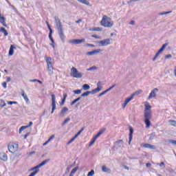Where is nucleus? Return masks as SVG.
<instances>
[{
	"instance_id": "nucleus-1",
	"label": "nucleus",
	"mask_w": 176,
	"mask_h": 176,
	"mask_svg": "<svg viewBox=\"0 0 176 176\" xmlns=\"http://www.w3.org/2000/svg\"><path fill=\"white\" fill-rule=\"evenodd\" d=\"M144 107V124H146V129H149L152 126L151 122V119H152V106H151L149 102H146Z\"/></svg>"
},
{
	"instance_id": "nucleus-2",
	"label": "nucleus",
	"mask_w": 176,
	"mask_h": 176,
	"mask_svg": "<svg viewBox=\"0 0 176 176\" xmlns=\"http://www.w3.org/2000/svg\"><path fill=\"white\" fill-rule=\"evenodd\" d=\"M100 25L105 28H111L113 26V21L109 16L104 15L100 21Z\"/></svg>"
},
{
	"instance_id": "nucleus-3",
	"label": "nucleus",
	"mask_w": 176,
	"mask_h": 176,
	"mask_svg": "<svg viewBox=\"0 0 176 176\" xmlns=\"http://www.w3.org/2000/svg\"><path fill=\"white\" fill-rule=\"evenodd\" d=\"M55 21L56 23L59 36L61 41L64 42V41H65V35H64V31L63 30V25L61 24V21L60 20V19H58V17L56 16L55 17Z\"/></svg>"
},
{
	"instance_id": "nucleus-4",
	"label": "nucleus",
	"mask_w": 176,
	"mask_h": 176,
	"mask_svg": "<svg viewBox=\"0 0 176 176\" xmlns=\"http://www.w3.org/2000/svg\"><path fill=\"white\" fill-rule=\"evenodd\" d=\"M98 87L93 89L91 91H86L82 94V97H87L89 94H96V93H98L99 91H101L102 87L101 86V81H99L97 84Z\"/></svg>"
},
{
	"instance_id": "nucleus-5",
	"label": "nucleus",
	"mask_w": 176,
	"mask_h": 176,
	"mask_svg": "<svg viewBox=\"0 0 176 176\" xmlns=\"http://www.w3.org/2000/svg\"><path fill=\"white\" fill-rule=\"evenodd\" d=\"M48 162H49V160H44L40 164L37 165L35 167L32 168L30 170H31V171H34V172L30 173V175L29 176L36 175V174H38L39 173V168H41V167H42V166H45V164H46V163H47Z\"/></svg>"
},
{
	"instance_id": "nucleus-6",
	"label": "nucleus",
	"mask_w": 176,
	"mask_h": 176,
	"mask_svg": "<svg viewBox=\"0 0 176 176\" xmlns=\"http://www.w3.org/2000/svg\"><path fill=\"white\" fill-rule=\"evenodd\" d=\"M8 149L10 153H16L19 151V144L14 142H10L8 144Z\"/></svg>"
},
{
	"instance_id": "nucleus-7",
	"label": "nucleus",
	"mask_w": 176,
	"mask_h": 176,
	"mask_svg": "<svg viewBox=\"0 0 176 176\" xmlns=\"http://www.w3.org/2000/svg\"><path fill=\"white\" fill-rule=\"evenodd\" d=\"M141 93H142V90L139 89L136 91L135 93L132 94L130 98H126L124 104H122L123 109H124L126 107H127V104H129V102L131 101V100L134 99V96H138V94H141Z\"/></svg>"
},
{
	"instance_id": "nucleus-8",
	"label": "nucleus",
	"mask_w": 176,
	"mask_h": 176,
	"mask_svg": "<svg viewBox=\"0 0 176 176\" xmlns=\"http://www.w3.org/2000/svg\"><path fill=\"white\" fill-rule=\"evenodd\" d=\"M70 75L72 76V78H76L77 79H79L83 76V74L81 72H79L78 69L75 67L71 68Z\"/></svg>"
},
{
	"instance_id": "nucleus-9",
	"label": "nucleus",
	"mask_w": 176,
	"mask_h": 176,
	"mask_svg": "<svg viewBox=\"0 0 176 176\" xmlns=\"http://www.w3.org/2000/svg\"><path fill=\"white\" fill-rule=\"evenodd\" d=\"M45 61L47 63L49 75H53L54 74L53 71L54 69L53 68V63L52 62V58L50 57L46 58Z\"/></svg>"
},
{
	"instance_id": "nucleus-10",
	"label": "nucleus",
	"mask_w": 176,
	"mask_h": 176,
	"mask_svg": "<svg viewBox=\"0 0 176 176\" xmlns=\"http://www.w3.org/2000/svg\"><path fill=\"white\" fill-rule=\"evenodd\" d=\"M105 130H107V129L103 128L92 139V140L91 141V142L89 144V146H92V145L94 144V142H96V141H97V138H98V137H100V135L104 134V133H105Z\"/></svg>"
},
{
	"instance_id": "nucleus-11",
	"label": "nucleus",
	"mask_w": 176,
	"mask_h": 176,
	"mask_svg": "<svg viewBox=\"0 0 176 176\" xmlns=\"http://www.w3.org/2000/svg\"><path fill=\"white\" fill-rule=\"evenodd\" d=\"M86 41V39L82 38V39H72L69 41V43H71L72 45H80V43H84V42Z\"/></svg>"
},
{
	"instance_id": "nucleus-12",
	"label": "nucleus",
	"mask_w": 176,
	"mask_h": 176,
	"mask_svg": "<svg viewBox=\"0 0 176 176\" xmlns=\"http://www.w3.org/2000/svg\"><path fill=\"white\" fill-rule=\"evenodd\" d=\"M168 45V43H165L162 45L160 50L156 53L155 57L153 58V61H156V58H157V57H159V56L160 55V53H162L163 50H164V49L167 47Z\"/></svg>"
},
{
	"instance_id": "nucleus-13",
	"label": "nucleus",
	"mask_w": 176,
	"mask_h": 176,
	"mask_svg": "<svg viewBox=\"0 0 176 176\" xmlns=\"http://www.w3.org/2000/svg\"><path fill=\"white\" fill-rule=\"evenodd\" d=\"M83 130H85V128H82L78 133L77 134H76L74 135V137L73 138H72L67 143V145H69L70 144H72V142H74V141H75V140H76V138H78V137H79V135H80V133H82Z\"/></svg>"
},
{
	"instance_id": "nucleus-14",
	"label": "nucleus",
	"mask_w": 176,
	"mask_h": 176,
	"mask_svg": "<svg viewBox=\"0 0 176 176\" xmlns=\"http://www.w3.org/2000/svg\"><path fill=\"white\" fill-rule=\"evenodd\" d=\"M98 43L99 45H100V46H108V45L111 44V39L106 38L104 40L99 41Z\"/></svg>"
},
{
	"instance_id": "nucleus-15",
	"label": "nucleus",
	"mask_w": 176,
	"mask_h": 176,
	"mask_svg": "<svg viewBox=\"0 0 176 176\" xmlns=\"http://www.w3.org/2000/svg\"><path fill=\"white\" fill-rule=\"evenodd\" d=\"M159 89L157 88L153 89L148 96V100H152V98H155V97H156V93H157Z\"/></svg>"
},
{
	"instance_id": "nucleus-16",
	"label": "nucleus",
	"mask_w": 176,
	"mask_h": 176,
	"mask_svg": "<svg viewBox=\"0 0 176 176\" xmlns=\"http://www.w3.org/2000/svg\"><path fill=\"white\" fill-rule=\"evenodd\" d=\"M52 97V113L56 111V96L54 94L51 95Z\"/></svg>"
},
{
	"instance_id": "nucleus-17",
	"label": "nucleus",
	"mask_w": 176,
	"mask_h": 176,
	"mask_svg": "<svg viewBox=\"0 0 176 176\" xmlns=\"http://www.w3.org/2000/svg\"><path fill=\"white\" fill-rule=\"evenodd\" d=\"M47 25L50 30L49 38H50L52 43H54V40L53 39V37L52 36V34H53V30H52V28H50V25L49 24V22H47Z\"/></svg>"
},
{
	"instance_id": "nucleus-18",
	"label": "nucleus",
	"mask_w": 176,
	"mask_h": 176,
	"mask_svg": "<svg viewBox=\"0 0 176 176\" xmlns=\"http://www.w3.org/2000/svg\"><path fill=\"white\" fill-rule=\"evenodd\" d=\"M101 52H102V50H101V49L95 50L94 51L87 52V56H93L94 54H97L98 53H101Z\"/></svg>"
},
{
	"instance_id": "nucleus-19",
	"label": "nucleus",
	"mask_w": 176,
	"mask_h": 176,
	"mask_svg": "<svg viewBox=\"0 0 176 176\" xmlns=\"http://www.w3.org/2000/svg\"><path fill=\"white\" fill-rule=\"evenodd\" d=\"M133 133H134V129L133 127L130 126L129 127V145L131 144V141H133Z\"/></svg>"
},
{
	"instance_id": "nucleus-20",
	"label": "nucleus",
	"mask_w": 176,
	"mask_h": 176,
	"mask_svg": "<svg viewBox=\"0 0 176 176\" xmlns=\"http://www.w3.org/2000/svg\"><path fill=\"white\" fill-rule=\"evenodd\" d=\"M32 124H34V123H32V122H30L29 125L21 126L19 129V133H21V131H23V130H25V129H28V127H31V126H32Z\"/></svg>"
},
{
	"instance_id": "nucleus-21",
	"label": "nucleus",
	"mask_w": 176,
	"mask_h": 176,
	"mask_svg": "<svg viewBox=\"0 0 176 176\" xmlns=\"http://www.w3.org/2000/svg\"><path fill=\"white\" fill-rule=\"evenodd\" d=\"M89 31L101 32V31H102V28H100V27L92 28L89 29Z\"/></svg>"
},
{
	"instance_id": "nucleus-22",
	"label": "nucleus",
	"mask_w": 176,
	"mask_h": 176,
	"mask_svg": "<svg viewBox=\"0 0 176 176\" xmlns=\"http://www.w3.org/2000/svg\"><path fill=\"white\" fill-rule=\"evenodd\" d=\"M142 146L143 148H148V149H156V147H155V146L149 144H142Z\"/></svg>"
},
{
	"instance_id": "nucleus-23",
	"label": "nucleus",
	"mask_w": 176,
	"mask_h": 176,
	"mask_svg": "<svg viewBox=\"0 0 176 176\" xmlns=\"http://www.w3.org/2000/svg\"><path fill=\"white\" fill-rule=\"evenodd\" d=\"M0 160H3V162H6V160H8V155L6 153H0Z\"/></svg>"
},
{
	"instance_id": "nucleus-24",
	"label": "nucleus",
	"mask_w": 176,
	"mask_h": 176,
	"mask_svg": "<svg viewBox=\"0 0 176 176\" xmlns=\"http://www.w3.org/2000/svg\"><path fill=\"white\" fill-rule=\"evenodd\" d=\"M0 23L3 25V27H8V25H6V22L5 21V17L1 16L0 14Z\"/></svg>"
},
{
	"instance_id": "nucleus-25",
	"label": "nucleus",
	"mask_w": 176,
	"mask_h": 176,
	"mask_svg": "<svg viewBox=\"0 0 176 176\" xmlns=\"http://www.w3.org/2000/svg\"><path fill=\"white\" fill-rule=\"evenodd\" d=\"M14 49H16V47L14 45H10V50H9V56H12L14 53Z\"/></svg>"
},
{
	"instance_id": "nucleus-26",
	"label": "nucleus",
	"mask_w": 176,
	"mask_h": 176,
	"mask_svg": "<svg viewBox=\"0 0 176 176\" xmlns=\"http://www.w3.org/2000/svg\"><path fill=\"white\" fill-rule=\"evenodd\" d=\"M21 96L22 97H23L26 102H30V99H28V96H27V94H25V92H24V91H22Z\"/></svg>"
},
{
	"instance_id": "nucleus-27",
	"label": "nucleus",
	"mask_w": 176,
	"mask_h": 176,
	"mask_svg": "<svg viewBox=\"0 0 176 176\" xmlns=\"http://www.w3.org/2000/svg\"><path fill=\"white\" fill-rule=\"evenodd\" d=\"M0 32L4 34V36H8V35H9V33H8V31L6 30V29H5V28H1Z\"/></svg>"
},
{
	"instance_id": "nucleus-28",
	"label": "nucleus",
	"mask_w": 176,
	"mask_h": 176,
	"mask_svg": "<svg viewBox=\"0 0 176 176\" xmlns=\"http://www.w3.org/2000/svg\"><path fill=\"white\" fill-rule=\"evenodd\" d=\"M68 95L67 94H63V98L60 102V105L63 106L64 104H65V100H67V97Z\"/></svg>"
},
{
	"instance_id": "nucleus-29",
	"label": "nucleus",
	"mask_w": 176,
	"mask_h": 176,
	"mask_svg": "<svg viewBox=\"0 0 176 176\" xmlns=\"http://www.w3.org/2000/svg\"><path fill=\"white\" fill-rule=\"evenodd\" d=\"M102 170L103 171V173H111V169L107 168L106 166H102Z\"/></svg>"
},
{
	"instance_id": "nucleus-30",
	"label": "nucleus",
	"mask_w": 176,
	"mask_h": 176,
	"mask_svg": "<svg viewBox=\"0 0 176 176\" xmlns=\"http://www.w3.org/2000/svg\"><path fill=\"white\" fill-rule=\"evenodd\" d=\"M54 135H52L48 139V140H47V142H45V143H43V146L47 145V144H49V142H50L51 140H54Z\"/></svg>"
},
{
	"instance_id": "nucleus-31",
	"label": "nucleus",
	"mask_w": 176,
	"mask_h": 176,
	"mask_svg": "<svg viewBox=\"0 0 176 176\" xmlns=\"http://www.w3.org/2000/svg\"><path fill=\"white\" fill-rule=\"evenodd\" d=\"M115 86H116V84H114L113 86L110 87L109 89H107L105 91H102V94H103V95H104V94L108 93V91H110V90H112V89H113V87H115Z\"/></svg>"
},
{
	"instance_id": "nucleus-32",
	"label": "nucleus",
	"mask_w": 176,
	"mask_h": 176,
	"mask_svg": "<svg viewBox=\"0 0 176 176\" xmlns=\"http://www.w3.org/2000/svg\"><path fill=\"white\" fill-rule=\"evenodd\" d=\"M68 112V108L67 107H64L61 111H60V115L61 116H64L65 115V113Z\"/></svg>"
},
{
	"instance_id": "nucleus-33",
	"label": "nucleus",
	"mask_w": 176,
	"mask_h": 176,
	"mask_svg": "<svg viewBox=\"0 0 176 176\" xmlns=\"http://www.w3.org/2000/svg\"><path fill=\"white\" fill-rule=\"evenodd\" d=\"M78 2H80V3H83L84 5H90V3L87 1V0H77Z\"/></svg>"
},
{
	"instance_id": "nucleus-34",
	"label": "nucleus",
	"mask_w": 176,
	"mask_h": 176,
	"mask_svg": "<svg viewBox=\"0 0 176 176\" xmlns=\"http://www.w3.org/2000/svg\"><path fill=\"white\" fill-rule=\"evenodd\" d=\"M0 107L1 108H3V107H6V103L5 102V100L2 99L0 100Z\"/></svg>"
},
{
	"instance_id": "nucleus-35",
	"label": "nucleus",
	"mask_w": 176,
	"mask_h": 176,
	"mask_svg": "<svg viewBox=\"0 0 176 176\" xmlns=\"http://www.w3.org/2000/svg\"><path fill=\"white\" fill-rule=\"evenodd\" d=\"M168 122L171 124V126H173L174 127L176 126V121L174 120H169Z\"/></svg>"
},
{
	"instance_id": "nucleus-36",
	"label": "nucleus",
	"mask_w": 176,
	"mask_h": 176,
	"mask_svg": "<svg viewBox=\"0 0 176 176\" xmlns=\"http://www.w3.org/2000/svg\"><path fill=\"white\" fill-rule=\"evenodd\" d=\"M82 89H83V90H89V89H90V85H87V84H85L82 86Z\"/></svg>"
},
{
	"instance_id": "nucleus-37",
	"label": "nucleus",
	"mask_w": 176,
	"mask_h": 176,
	"mask_svg": "<svg viewBox=\"0 0 176 176\" xmlns=\"http://www.w3.org/2000/svg\"><path fill=\"white\" fill-rule=\"evenodd\" d=\"M80 100V97L77 98L76 99H75L72 102L71 105H75L76 102H78V101H79Z\"/></svg>"
},
{
	"instance_id": "nucleus-38",
	"label": "nucleus",
	"mask_w": 176,
	"mask_h": 176,
	"mask_svg": "<svg viewBox=\"0 0 176 176\" xmlns=\"http://www.w3.org/2000/svg\"><path fill=\"white\" fill-rule=\"evenodd\" d=\"M76 171H78V167H75L74 168H73L71 171V173L75 174L76 173Z\"/></svg>"
},
{
	"instance_id": "nucleus-39",
	"label": "nucleus",
	"mask_w": 176,
	"mask_h": 176,
	"mask_svg": "<svg viewBox=\"0 0 176 176\" xmlns=\"http://www.w3.org/2000/svg\"><path fill=\"white\" fill-rule=\"evenodd\" d=\"M74 94H80L82 93V89L75 90L74 91Z\"/></svg>"
},
{
	"instance_id": "nucleus-40",
	"label": "nucleus",
	"mask_w": 176,
	"mask_h": 176,
	"mask_svg": "<svg viewBox=\"0 0 176 176\" xmlns=\"http://www.w3.org/2000/svg\"><path fill=\"white\" fill-rule=\"evenodd\" d=\"M94 175V170H91L90 172L88 173L87 176H93Z\"/></svg>"
},
{
	"instance_id": "nucleus-41",
	"label": "nucleus",
	"mask_w": 176,
	"mask_h": 176,
	"mask_svg": "<svg viewBox=\"0 0 176 176\" xmlns=\"http://www.w3.org/2000/svg\"><path fill=\"white\" fill-rule=\"evenodd\" d=\"M92 38H95V39H101V37L100 36H98L96 34H94L91 36Z\"/></svg>"
},
{
	"instance_id": "nucleus-42",
	"label": "nucleus",
	"mask_w": 176,
	"mask_h": 176,
	"mask_svg": "<svg viewBox=\"0 0 176 176\" xmlns=\"http://www.w3.org/2000/svg\"><path fill=\"white\" fill-rule=\"evenodd\" d=\"M69 120H71V118H66L64 122H63V125L66 124V123H68V122H69Z\"/></svg>"
},
{
	"instance_id": "nucleus-43",
	"label": "nucleus",
	"mask_w": 176,
	"mask_h": 176,
	"mask_svg": "<svg viewBox=\"0 0 176 176\" xmlns=\"http://www.w3.org/2000/svg\"><path fill=\"white\" fill-rule=\"evenodd\" d=\"M2 86H3V87H4V89H6V87L8 86V83H6V82H2Z\"/></svg>"
},
{
	"instance_id": "nucleus-44",
	"label": "nucleus",
	"mask_w": 176,
	"mask_h": 176,
	"mask_svg": "<svg viewBox=\"0 0 176 176\" xmlns=\"http://www.w3.org/2000/svg\"><path fill=\"white\" fill-rule=\"evenodd\" d=\"M8 105H13V104H17V102H12L9 101L8 102Z\"/></svg>"
},
{
	"instance_id": "nucleus-45",
	"label": "nucleus",
	"mask_w": 176,
	"mask_h": 176,
	"mask_svg": "<svg viewBox=\"0 0 176 176\" xmlns=\"http://www.w3.org/2000/svg\"><path fill=\"white\" fill-rule=\"evenodd\" d=\"M117 145H119V144H123V140H120L116 142Z\"/></svg>"
},
{
	"instance_id": "nucleus-46",
	"label": "nucleus",
	"mask_w": 176,
	"mask_h": 176,
	"mask_svg": "<svg viewBox=\"0 0 176 176\" xmlns=\"http://www.w3.org/2000/svg\"><path fill=\"white\" fill-rule=\"evenodd\" d=\"M117 145H119V144H123V140H120L116 142Z\"/></svg>"
},
{
	"instance_id": "nucleus-47",
	"label": "nucleus",
	"mask_w": 176,
	"mask_h": 176,
	"mask_svg": "<svg viewBox=\"0 0 176 176\" xmlns=\"http://www.w3.org/2000/svg\"><path fill=\"white\" fill-rule=\"evenodd\" d=\"M171 57H173V56H171V54H168V55H166L165 56V58L167 59V58H171Z\"/></svg>"
},
{
	"instance_id": "nucleus-48",
	"label": "nucleus",
	"mask_w": 176,
	"mask_h": 176,
	"mask_svg": "<svg viewBox=\"0 0 176 176\" xmlns=\"http://www.w3.org/2000/svg\"><path fill=\"white\" fill-rule=\"evenodd\" d=\"M160 167H164H164H166V165L164 164V162H161L160 164Z\"/></svg>"
},
{
	"instance_id": "nucleus-49",
	"label": "nucleus",
	"mask_w": 176,
	"mask_h": 176,
	"mask_svg": "<svg viewBox=\"0 0 176 176\" xmlns=\"http://www.w3.org/2000/svg\"><path fill=\"white\" fill-rule=\"evenodd\" d=\"M86 46L88 47H94V45L93 44H86Z\"/></svg>"
},
{
	"instance_id": "nucleus-50",
	"label": "nucleus",
	"mask_w": 176,
	"mask_h": 176,
	"mask_svg": "<svg viewBox=\"0 0 176 176\" xmlns=\"http://www.w3.org/2000/svg\"><path fill=\"white\" fill-rule=\"evenodd\" d=\"M151 166H152V164L151 163L146 164V167H147V168H149V167H151Z\"/></svg>"
},
{
	"instance_id": "nucleus-51",
	"label": "nucleus",
	"mask_w": 176,
	"mask_h": 176,
	"mask_svg": "<svg viewBox=\"0 0 176 176\" xmlns=\"http://www.w3.org/2000/svg\"><path fill=\"white\" fill-rule=\"evenodd\" d=\"M28 135H30V134L26 133L24 137H23V140H27V138L28 137Z\"/></svg>"
},
{
	"instance_id": "nucleus-52",
	"label": "nucleus",
	"mask_w": 176,
	"mask_h": 176,
	"mask_svg": "<svg viewBox=\"0 0 176 176\" xmlns=\"http://www.w3.org/2000/svg\"><path fill=\"white\" fill-rule=\"evenodd\" d=\"M168 13H171V11L163 12V13H161V14H162V16H163V14H168Z\"/></svg>"
},
{
	"instance_id": "nucleus-53",
	"label": "nucleus",
	"mask_w": 176,
	"mask_h": 176,
	"mask_svg": "<svg viewBox=\"0 0 176 176\" xmlns=\"http://www.w3.org/2000/svg\"><path fill=\"white\" fill-rule=\"evenodd\" d=\"M76 24H79V23H82V19H78L76 21Z\"/></svg>"
},
{
	"instance_id": "nucleus-54",
	"label": "nucleus",
	"mask_w": 176,
	"mask_h": 176,
	"mask_svg": "<svg viewBox=\"0 0 176 176\" xmlns=\"http://www.w3.org/2000/svg\"><path fill=\"white\" fill-rule=\"evenodd\" d=\"M130 24H131V25H134V24H135V22L134 21H131L130 22Z\"/></svg>"
},
{
	"instance_id": "nucleus-55",
	"label": "nucleus",
	"mask_w": 176,
	"mask_h": 176,
	"mask_svg": "<svg viewBox=\"0 0 176 176\" xmlns=\"http://www.w3.org/2000/svg\"><path fill=\"white\" fill-rule=\"evenodd\" d=\"M124 168H125V170H129V166L124 165Z\"/></svg>"
},
{
	"instance_id": "nucleus-56",
	"label": "nucleus",
	"mask_w": 176,
	"mask_h": 176,
	"mask_svg": "<svg viewBox=\"0 0 176 176\" xmlns=\"http://www.w3.org/2000/svg\"><path fill=\"white\" fill-rule=\"evenodd\" d=\"M7 82H10V77H7Z\"/></svg>"
},
{
	"instance_id": "nucleus-57",
	"label": "nucleus",
	"mask_w": 176,
	"mask_h": 176,
	"mask_svg": "<svg viewBox=\"0 0 176 176\" xmlns=\"http://www.w3.org/2000/svg\"><path fill=\"white\" fill-rule=\"evenodd\" d=\"M37 82L40 84V85H42V81L39 80H37Z\"/></svg>"
},
{
	"instance_id": "nucleus-58",
	"label": "nucleus",
	"mask_w": 176,
	"mask_h": 176,
	"mask_svg": "<svg viewBox=\"0 0 176 176\" xmlns=\"http://www.w3.org/2000/svg\"><path fill=\"white\" fill-rule=\"evenodd\" d=\"M51 46L54 49V47H54V43H52L51 44Z\"/></svg>"
},
{
	"instance_id": "nucleus-59",
	"label": "nucleus",
	"mask_w": 176,
	"mask_h": 176,
	"mask_svg": "<svg viewBox=\"0 0 176 176\" xmlns=\"http://www.w3.org/2000/svg\"><path fill=\"white\" fill-rule=\"evenodd\" d=\"M32 82H38L37 79L32 80Z\"/></svg>"
},
{
	"instance_id": "nucleus-60",
	"label": "nucleus",
	"mask_w": 176,
	"mask_h": 176,
	"mask_svg": "<svg viewBox=\"0 0 176 176\" xmlns=\"http://www.w3.org/2000/svg\"><path fill=\"white\" fill-rule=\"evenodd\" d=\"M101 96H104V94L102 92L99 94V97H101Z\"/></svg>"
},
{
	"instance_id": "nucleus-61",
	"label": "nucleus",
	"mask_w": 176,
	"mask_h": 176,
	"mask_svg": "<svg viewBox=\"0 0 176 176\" xmlns=\"http://www.w3.org/2000/svg\"><path fill=\"white\" fill-rule=\"evenodd\" d=\"M69 176H74V174H72V173H70Z\"/></svg>"
},
{
	"instance_id": "nucleus-62",
	"label": "nucleus",
	"mask_w": 176,
	"mask_h": 176,
	"mask_svg": "<svg viewBox=\"0 0 176 176\" xmlns=\"http://www.w3.org/2000/svg\"><path fill=\"white\" fill-rule=\"evenodd\" d=\"M5 72H8V70L6 69V70H5Z\"/></svg>"
},
{
	"instance_id": "nucleus-63",
	"label": "nucleus",
	"mask_w": 176,
	"mask_h": 176,
	"mask_svg": "<svg viewBox=\"0 0 176 176\" xmlns=\"http://www.w3.org/2000/svg\"><path fill=\"white\" fill-rule=\"evenodd\" d=\"M158 176H162V175H158Z\"/></svg>"
}]
</instances>
